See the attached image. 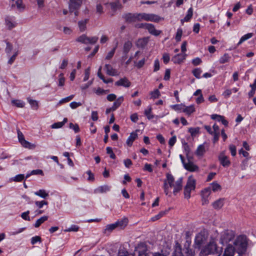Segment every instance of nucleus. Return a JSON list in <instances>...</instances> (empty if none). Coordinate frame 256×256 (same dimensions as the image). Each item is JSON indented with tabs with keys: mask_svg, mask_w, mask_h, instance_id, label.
Returning <instances> with one entry per match:
<instances>
[{
	"mask_svg": "<svg viewBox=\"0 0 256 256\" xmlns=\"http://www.w3.org/2000/svg\"><path fill=\"white\" fill-rule=\"evenodd\" d=\"M218 158L220 164L224 167H228L230 166V162L228 156L225 154L224 152H222L220 154Z\"/></svg>",
	"mask_w": 256,
	"mask_h": 256,
	"instance_id": "ddd939ff",
	"label": "nucleus"
},
{
	"mask_svg": "<svg viewBox=\"0 0 256 256\" xmlns=\"http://www.w3.org/2000/svg\"><path fill=\"white\" fill-rule=\"evenodd\" d=\"M211 194L210 188L208 187L201 192L202 204L203 205L206 204L208 203V197Z\"/></svg>",
	"mask_w": 256,
	"mask_h": 256,
	"instance_id": "f8f14e48",
	"label": "nucleus"
},
{
	"mask_svg": "<svg viewBox=\"0 0 256 256\" xmlns=\"http://www.w3.org/2000/svg\"><path fill=\"white\" fill-rule=\"evenodd\" d=\"M70 128L74 130L76 133L80 131V128L78 124H73L72 123L70 124Z\"/></svg>",
	"mask_w": 256,
	"mask_h": 256,
	"instance_id": "69168bd1",
	"label": "nucleus"
},
{
	"mask_svg": "<svg viewBox=\"0 0 256 256\" xmlns=\"http://www.w3.org/2000/svg\"><path fill=\"white\" fill-rule=\"evenodd\" d=\"M6 44V46L5 49V52L7 55L10 56V53L13 48V46L12 45L8 42H7Z\"/></svg>",
	"mask_w": 256,
	"mask_h": 256,
	"instance_id": "864d4df0",
	"label": "nucleus"
},
{
	"mask_svg": "<svg viewBox=\"0 0 256 256\" xmlns=\"http://www.w3.org/2000/svg\"><path fill=\"white\" fill-rule=\"evenodd\" d=\"M146 62V58H143L142 60H140L138 62H134L135 66L137 67L138 68H142L144 64Z\"/></svg>",
	"mask_w": 256,
	"mask_h": 256,
	"instance_id": "6e6d98bb",
	"label": "nucleus"
},
{
	"mask_svg": "<svg viewBox=\"0 0 256 256\" xmlns=\"http://www.w3.org/2000/svg\"><path fill=\"white\" fill-rule=\"evenodd\" d=\"M29 214H30V211L29 210H27L26 212H22L21 214L22 218V219H24V220L30 221V216H28Z\"/></svg>",
	"mask_w": 256,
	"mask_h": 256,
	"instance_id": "052dcab7",
	"label": "nucleus"
},
{
	"mask_svg": "<svg viewBox=\"0 0 256 256\" xmlns=\"http://www.w3.org/2000/svg\"><path fill=\"white\" fill-rule=\"evenodd\" d=\"M210 117L212 120L222 122L225 126H227L228 124V122L225 120L224 117L222 116L214 114L211 115Z\"/></svg>",
	"mask_w": 256,
	"mask_h": 256,
	"instance_id": "6ab92c4d",
	"label": "nucleus"
},
{
	"mask_svg": "<svg viewBox=\"0 0 256 256\" xmlns=\"http://www.w3.org/2000/svg\"><path fill=\"white\" fill-rule=\"evenodd\" d=\"M210 187V190H212L214 192L220 191L222 190L220 185L216 181L211 183Z\"/></svg>",
	"mask_w": 256,
	"mask_h": 256,
	"instance_id": "2f4dec72",
	"label": "nucleus"
},
{
	"mask_svg": "<svg viewBox=\"0 0 256 256\" xmlns=\"http://www.w3.org/2000/svg\"><path fill=\"white\" fill-rule=\"evenodd\" d=\"M248 240L244 236H239L234 242L235 250L238 254L244 253L247 248Z\"/></svg>",
	"mask_w": 256,
	"mask_h": 256,
	"instance_id": "7ed1b4c3",
	"label": "nucleus"
},
{
	"mask_svg": "<svg viewBox=\"0 0 256 256\" xmlns=\"http://www.w3.org/2000/svg\"><path fill=\"white\" fill-rule=\"evenodd\" d=\"M250 86L251 87L252 90L248 93L249 98L253 96L255 94L256 90V78L255 79L254 84H250Z\"/></svg>",
	"mask_w": 256,
	"mask_h": 256,
	"instance_id": "a19ab883",
	"label": "nucleus"
},
{
	"mask_svg": "<svg viewBox=\"0 0 256 256\" xmlns=\"http://www.w3.org/2000/svg\"><path fill=\"white\" fill-rule=\"evenodd\" d=\"M212 128L214 129L213 142H214V143H215L218 140V138H219V136H220L219 127L217 124H214Z\"/></svg>",
	"mask_w": 256,
	"mask_h": 256,
	"instance_id": "a878e982",
	"label": "nucleus"
},
{
	"mask_svg": "<svg viewBox=\"0 0 256 256\" xmlns=\"http://www.w3.org/2000/svg\"><path fill=\"white\" fill-rule=\"evenodd\" d=\"M111 8L114 10H116L121 8V4L118 2H114L110 4Z\"/></svg>",
	"mask_w": 256,
	"mask_h": 256,
	"instance_id": "8fccbe9b",
	"label": "nucleus"
},
{
	"mask_svg": "<svg viewBox=\"0 0 256 256\" xmlns=\"http://www.w3.org/2000/svg\"><path fill=\"white\" fill-rule=\"evenodd\" d=\"M162 60L164 64H168L170 60V56L169 54H168V53H164L162 56Z\"/></svg>",
	"mask_w": 256,
	"mask_h": 256,
	"instance_id": "774afa93",
	"label": "nucleus"
},
{
	"mask_svg": "<svg viewBox=\"0 0 256 256\" xmlns=\"http://www.w3.org/2000/svg\"><path fill=\"white\" fill-rule=\"evenodd\" d=\"M128 222V220L125 218L122 222H117L114 224H108L106 226V228L104 230V234H106L108 232H110L112 230L115 229L116 227L119 226H122V224L124 223V224L126 225Z\"/></svg>",
	"mask_w": 256,
	"mask_h": 256,
	"instance_id": "9d476101",
	"label": "nucleus"
},
{
	"mask_svg": "<svg viewBox=\"0 0 256 256\" xmlns=\"http://www.w3.org/2000/svg\"><path fill=\"white\" fill-rule=\"evenodd\" d=\"M118 44V43L117 42L116 44V46L112 48V50L109 52H108V54H107V55L106 56V60H110V58H112V56H114V54L117 48Z\"/></svg>",
	"mask_w": 256,
	"mask_h": 256,
	"instance_id": "a18cd8bd",
	"label": "nucleus"
},
{
	"mask_svg": "<svg viewBox=\"0 0 256 256\" xmlns=\"http://www.w3.org/2000/svg\"><path fill=\"white\" fill-rule=\"evenodd\" d=\"M82 2V0H70V8L71 11L72 9L76 10L80 8Z\"/></svg>",
	"mask_w": 256,
	"mask_h": 256,
	"instance_id": "aec40b11",
	"label": "nucleus"
},
{
	"mask_svg": "<svg viewBox=\"0 0 256 256\" xmlns=\"http://www.w3.org/2000/svg\"><path fill=\"white\" fill-rule=\"evenodd\" d=\"M139 16H138V14H125L124 18L128 22H134L136 20H139Z\"/></svg>",
	"mask_w": 256,
	"mask_h": 256,
	"instance_id": "a211bd4d",
	"label": "nucleus"
},
{
	"mask_svg": "<svg viewBox=\"0 0 256 256\" xmlns=\"http://www.w3.org/2000/svg\"><path fill=\"white\" fill-rule=\"evenodd\" d=\"M48 219V216H44L40 217V218L37 220L34 224L35 228H38L42 224L47 220Z\"/></svg>",
	"mask_w": 256,
	"mask_h": 256,
	"instance_id": "72a5a7b5",
	"label": "nucleus"
},
{
	"mask_svg": "<svg viewBox=\"0 0 256 256\" xmlns=\"http://www.w3.org/2000/svg\"><path fill=\"white\" fill-rule=\"evenodd\" d=\"M88 21V19H85L78 22V25L80 30L81 32H84L86 30V24Z\"/></svg>",
	"mask_w": 256,
	"mask_h": 256,
	"instance_id": "c9c22d12",
	"label": "nucleus"
},
{
	"mask_svg": "<svg viewBox=\"0 0 256 256\" xmlns=\"http://www.w3.org/2000/svg\"><path fill=\"white\" fill-rule=\"evenodd\" d=\"M106 152L108 154H110V156L112 159H115L116 158V155L113 152L112 148L110 147H107L106 148Z\"/></svg>",
	"mask_w": 256,
	"mask_h": 256,
	"instance_id": "680f3d73",
	"label": "nucleus"
},
{
	"mask_svg": "<svg viewBox=\"0 0 256 256\" xmlns=\"http://www.w3.org/2000/svg\"><path fill=\"white\" fill-rule=\"evenodd\" d=\"M17 9L20 11H22L24 9V6L23 4L22 0H17L16 2Z\"/></svg>",
	"mask_w": 256,
	"mask_h": 256,
	"instance_id": "09e8293b",
	"label": "nucleus"
},
{
	"mask_svg": "<svg viewBox=\"0 0 256 256\" xmlns=\"http://www.w3.org/2000/svg\"><path fill=\"white\" fill-rule=\"evenodd\" d=\"M34 204L38 208H42L44 206L48 204V202L46 200H42L41 201H35Z\"/></svg>",
	"mask_w": 256,
	"mask_h": 256,
	"instance_id": "c03bdc74",
	"label": "nucleus"
},
{
	"mask_svg": "<svg viewBox=\"0 0 256 256\" xmlns=\"http://www.w3.org/2000/svg\"><path fill=\"white\" fill-rule=\"evenodd\" d=\"M132 46V43L130 40H128L124 42L123 46V52L125 55H126L130 52Z\"/></svg>",
	"mask_w": 256,
	"mask_h": 256,
	"instance_id": "c85d7f7f",
	"label": "nucleus"
},
{
	"mask_svg": "<svg viewBox=\"0 0 256 256\" xmlns=\"http://www.w3.org/2000/svg\"><path fill=\"white\" fill-rule=\"evenodd\" d=\"M24 178V174H18L14 178H13V180L14 181H15V182H21L22 180Z\"/></svg>",
	"mask_w": 256,
	"mask_h": 256,
	"instance_id": "0e129e2a",
	"label": "nucleus"
},
{
	"mask_svg": "<svg viewBox=\"0 0 256 256\" xmlns=\"http://www.w3.org/2000/svg\"><path fill=\"white\" fill-rule=\"evenodd\" d=\"M206 146L204 144H200L198 146L195 154L196 155L199 156H204V153L206 152Z\"/></svg>",
	"mask_w": 256,
	"mask_h": 256,
	"instance_id": "393cba45",
	"label": "nucleus"
},
{
	"mask_svg": "<svg viewBox=\"0 0 256 256\" xmlns=\"http://www.w3.org/2000/svg\"><path fill=\"white\" fill-rule=\"evenodd\" d=\"M137 137L138 134L136 132H132L126 140L127 144L129 146H131L133 143V142L136 138Z\"/></svg>",
	"mask_w": 256,
	"mask_h": 256,
	"instance_id": "7c9ffc66",
	"label": "nucleus"
},
{
	"mask_svg": "<svg viewBox=\"0 0 256 256\" xmlns=\"http://www.w3.org/2000/svg\"><path fill=\"white\" fill-rule=\"evenodd\" d=\"M150 94L151 98L154 99L158 98L160 95V92L158 89L155 90L153 92H151Z\"/></svg>",
	"mask_w": 256,
	"mask_h": 256,
	"instance_id": "3c124183",
	"label": "nucleus"
},
{
	"mask_svg": "<svg viewBox=\"0 0 256 256\" xmlns=\"http://www.w3.org/2000/svg\"><path fill=\"white\" fill-rule=\"evenodd\" d=\"M235 248L234 246L228 244L222 256H234Z\"/></svg>",
	"mask_w": 256,
	"mask_h": 256,
	"instance_id": "4be33fe9",
	"label": "nucleus"
},
{
	"mask_svg": "<svg viewBox=\"0 0 256 256\" xmlns=\"http://www.w3.org/2000/svg\"><path fill=\"white\" fill-rule=\"evenodd\" d=\"M65 78L64 76V74L61 73L58 76V86L62 87L63 86L64 84Z\"/></svg>",
	"mask_w": 256,
	"mask_h": 256,
	"instance_id": "49530a36",
	"label": "nucleus"
},
{
	"mask_svg": "<svg viewBox=\"0 0 256 256\" xmlns=\"http://www.w3.org/2000/svg\"><path fill=\"white\" fill-rule=\"evenodd\" d=\"M18 135L19 142L22 146L30 150H33L35 148L36 145L33 144H31L30 142L24 139L23 134L20 130H18Z\"/></svg>",
	"mask_w": 256,
	"mask_h": 256,
	"instance_id": "1a4fd4ad",
	"label": "nucleus"
},
{
	"mask_svg": "<svg viewBox=\"0 0 256 256\" xmlns=\"http://www.w3.org/2000/svg\"><path fill=\"white\" fill-rule=\"evenodd\" d=\"M184 256H195L194 252L189 248H186Z\"/></svg>",
	"mask_w": 256,
	"mask_h": 256,
	"instance_id": "4d7b16f0",
	"label": "nucleus"
},
{
	"mask_svg": "<svg viewBox=\"0 0 256 256\" xmlns=\"http://www.w3.org/2000/svg\"><path fill=\"white\" fill-rule=\"evenodd\" d=\"M174 178L172 175L170 173L166 174V178L164 180L163 189L166 195L170 196H171L172 191L171 188H174L173 193L176 194L177 192H180L182 189V178H179L174 183Z\"/></svg>",
	"mask_w": 256,
	"mask_h": 256,
	"instance_id": "f257e3e1",
	"label": "nucleus"
},
{
	"mask_svg": "<svg viewBox=\"0 0 256 256\" xmlns=\"http://www.w3.org/2000/svg\"><path fill=\"white\" fill-rule=\"evenodd\" d=\"M192 15H193V9L192 8H190L188 10L187 14H186V16L184 18V19L181 20V23L182 24H183L184 22H188L192 18Z\"/></svg>",
	"mask_w": 256,
	"mask_h": 256,
	"instance_id": "c756f323",
	"label": "nucleus"
},
{
	"mask_svg": "<svg viewBox=\"0 0 256 256\" xmlns=\"http://www.w3.org/2000/svg\"><path fill=\"white\" fill-rule=\"evenodd\" d=\"M192 136H195L199 132L198 128H190L188 129Z\"/></svg>",
	"mask_w": 256,
	"mask_h": 256,
	"instance_id": "bf43d9fd",
	"label": "nucleus"
},
{
	"mask_svg": "<svg viewBox=\"0 0 256 256\" xmlns=\"http://www.w3.org/2000/svg\"><path fill=\"white\" fill-rule=\"evenodd\" d=\"M196 188V180L192 176L188 177L187 183L184 188V197L188 199L190 197V192L192 190H194Z\"/></svg>",
	"mask_w": 256,
	"mask_h": 256,
	"instance_id": "20e7f679",
	"label": "nucleus"
},
{
	"mask_svg": "<svg viewBox=\"0 0 256 256\" xmlns=\"http://www.w3.org/2000/svg\"><path fill=\"white\" fill-rule=\"evenodd\" d=\"M184 166L185 169L190 172H196L198 170V167L189 160L188 162L184 164Z\"/></svg>",
	"mask_w": 256,
	"mask_h": 256,
	"instance_id": "4468645a",
	"label": "nucleus"
},
{
	"mask_svg": "<svg viewBox=\"0 0 256 256\" xmlns=\"http://www.w3.org/2000/svg\"><path fill=\"white\" fill-rule=\"evenodd\" d=\"M110 186L108 185H104L98 187L94 190V192L96 194H102L110 191Z\"/></svg>",
	"mask_w": 256,
	"mask_h": 256,
	"instance_id": "412c9836",
	"label": "nucleus"
},
{
	"mask_svg": "<svg viewBox=\"0 0 256 256\" xmlns=\"http://www.w3.org/2000/svg\"><path fill=\"white\" fill-rule=\"evenodd\" d=\"M254 36L253 33H248L243 36L240 39L239 42L238 44V46L244 42L251 38Z\"/></svg>",
	"mask_w": 256,
	"mask_h": 256,
	"instance_id": "58836bf2",
	"label": "nucleus"
},
{
	"mask_svg": "<svg viewBox=\"0 0 256 256\" xmlns=\"http://www.w3.org/2000/svg\"><path fill=\"white\" fill-rule=\"evenodd\" d=\"M184 105L182 104L170 106V107L174 110L182 112L183 110L184 109Z\"/></svg>",
	"mask_w": 256,
	"mask_h": 256,
	"instance_id": "37998d69",
	"label": "nucleus"
},
{
	"mask_svg": "<svg viewBox=\"0 0 256 256\" xmlns=\"http://www.w3.org/2000/svg\"><path fill=\"white\" fill-rule=\"evenodd\" d=\"M6 26L9 30H11L16 26V24L14 22L13 18L10 16H6L5 18Z\"/></svg>",
	"mask_w": 256,
	"mask_h": 256,
	"instance_id": "5701e85b",
	"label": "nucleus"
},
{
	"mask_svg": "<svg viewBox=\"0 0 256 256\" xmlns=\"http://www.w3.org/2000/svg\"><path fill=\"white\" fill-rule=\"evenodd\" d=\"M115 84L117 86H122L125 88H128L131 85V82L126 78H120L115 82Z\"/></svg>",
	"mask_w": 256,
	"mask_h": 256,
	"instance_id": "dca6fc26",
	"label": "nucleus"
},
{
	"mask_svg": "<svg viewBox=\"0 0 256 256\" xmlns=\"http://www.w3.org/2000/svg\"><path fill=\"white\" fill-rule=\"evenodd\" d=\"M148 42V39L146 38L139 39L137 42L136 45L138 47L143 48L147 44Z\"/></svg>",
	"mask_w": 256,
	"mask_h": 256,
	"instance_id": "e433bc0d",
	"label": "nucleus"
},
{
	"mask_svg": "<svg viewBox=\"0 0 256 256\" xmlns=\"http://www.w3.org/2000/svg\"><path fill=\"white\" fill-rule=\"evenodd\" d=\"M146 30H148L150 34L154 36H158L162 32L160 30H156L154 25L152 24H146Z\"/></svg>",
	"mask_w": 256,
	"mask_h": 256,
	"instance_id": "2eb2a0df",
	"label": "nucleus"
},
{
	"mask_svg": "<svg viewBox=\"0 0 256 256\" xmlns=\"http://www.w3.org/2000/svg\"><path fill=\"white\" fill-rule=\"evenodd\" d=\"M124 101V97L121 96L117 98L116 101L113 104L112 107V109L113 110H116L121 104Z\"/></svg>",
	"mask_w": 256,
	"mask_h": 256,
	"instance_id": "473e14b6",
	"label": "nucleus"
},
{
	"mask_svg": "<svg viewBox=\"0 0 256 256\" xmlns=\"http://www.w3.org/2000/svg\"><path fill=\"white\" fill-rule=\"evenodd\" d=\"M202 72V70L199 68H195L192 70L193 74L197 78H200V75Z\"/></svg>",
	"mask_w": 256,
	"mask_h": 256,
	"instance_id": "13d9d810",
	"label": "nucleus"
},
{
	"mask_svg": "<svg viewBox=\"0 0 256 256\" xmlns=\"http://www.w3.org/2000/svg\"><path fill=\"white\" fill-rule=\"evenodd\" d=\"M12 104L20 108H24L25 105L24 102L20 100H12Z\"/></svg>",
	"mask_w": 256,
	"mask_h": 256,
	"instance_id": "f704fd0d",
	"label": "nucleus"
},
{
	"mask_svg": "<svg viewBox=\"0 0 256 256\" xmlns=\"http://www.w3.org/2000/svg\"><path fill=\"white\" fill-rule=\"evenodd\" d=\"M82 104L80 102H72L70 104V106L72 109H75Z\"/></svg>",
	"mask_w": 256,
	"mask_h": 256,
	"instance_id": "338daca9",
	"label": "nucleus"
},
{
	"mask_svg": "<svg viewBox=\"0 0 256 256\" xmlns=\"http://www.w3.org/2000/svg\"><path fill=\"white\" fill-rule=\"evenodd\" d=\"M98 39V37L96 36L88 37L86 34H83L78 36L76 39V41L84 44H94L97 42Z\"/></svg>",
	"mask_w": 256,
	"mask_h": 256,
	"instance_id": "6e6552de",
	"label": "nucleus"
},
{
	"mask_svg": "<svg viewBox=\"0 0 256 256\" xmlns=\"http://www.w3.org/2000/svg\"><path fill=\"white\" fill-rule=\"evenodd\" d=\"M94 92L98 96L104 95L108 92V90H104L100 88H98L96 90H94Z\"/></svg>",
	"mask_w": 256,
	"mask_h": 256,
	"instance_id": "de8ad7c7",
	"label": "nucleus"
},
{
	"mask_svg": "<svg viewBox=\"0 0 256 256\" xmlns=\"http://www.w3.org/2000/svg\"><path fill=\"white\" fill-rule=\"evenodd\" d=\"M233 236L234 234L232 232H230L228 230L224 231L221 234L220 242L223 244L224 243H227L232 239Z\"/></svg>",
	"mask_w": 256,
	"mask_h": 256,
	"instance_id": "9b49d317",
	"label": "nucleus"
},
{
	"mask_svg": "<svg viewBox=\"0 0 256 256\" xmlns=\"http://www.w3.org/2000/svg\"><path fill=\"white\" fill-rule=\"evenodd\" d=\"M182 34V30L181 28H179L177 30V32L176 35V42H180L181 40V37Z\"/></svg>",
	"mask_w": 256,
	"mask_h": 256,
	"instance_id": "603ef678",
	"label": "nucleus"
},
{
	"mask_svg": "<svg viewBox=\"0 0 256 256\" xmlns=\"http://www.w3.org/2000/svg\"><path fill=\"white\" fill-rule=\"evenodd\" d=\"M224 198H219L212 203V206L215 209H220L224 206Z\"/></svg>",
	"mask_w": 256,
	"mask_h": 256,
	"instance_id": "bb28decb",
	"label": "nucleus"
},
{
	"mask_svg": "<svg viewBox=\"0 0 256 256\" xmlns=\"http://www.w3.org/2000/svg\"><path fill=\"white\" fill-rule=\"evenodd\" d=\"M138 16H139V21L144 20L158 22L160 21L164 20L163 18L154 14L140 13L138 14Z\"/></svg>",
	"mask_w": 256,
	"mask_h": 256,
	"instance_id": "39448f33",
	"label": "nucleus"
},
{
	"mask_svg": "<svg viewBox=\"0 0 256 256\" xmlns=\"http://www.w3.org/2000/svg\"><path fill=\"white\" fill-rule=\"evenodd\" d=\"M152 112L151 107L148 108V109L144 111V114L147 116L148 119L150 120L154 118L153 115L150 114Z\"/></svg>",
	"mask_w": 256,
	"mask_h": 256,
	"instance_id": "e2e57ef3",
	"label": "nucleus"
},
{
	"mask_svg": "<svg viewBox=\"0 0 256 256\" xmlns=\"http://www.w3.org/2000/svg\"><path fill=\"white\" fill-rule=\"evenodd\" d=\"M218 252L216 240L211 237L209 242L201 250L200 256H208Z\"/></svg>",
	"mask_w": 256,
	"mask_h": 256,
	"instance_id": "f03ea898",
	"label": "nucleus"
},
{
	"mask_svg": "<svg viewBox=\"0 0 256 256\" xmlns=\"http://www.w3.org/2000/svg\"><path fill=\"white\" fill-rule=\"evenodd\" d=\"M28 102L34 110H37L38 107V102L36 100H32L30 98H27Z\"/></svg>",
	"mask_w": 256,
	"mask_h": 256,
	"instance_id": "ea45409f",
	"label": "nucleus"
},
{
	"mask_svg": "<svg viewBox=\"0 0 256 256\" xmlns=\"http://www.w3.org/2000/svg\"><path fill=\"white\" fill-rule=\"evenodd\" d=\"M18 51H16L14 53V54L12 56L10 57V58L8 61V64L12 65L13 64V62H14V61L15 60L16 58V57L18 55Z\"/></svg>",
	"mask_w": 256,
	"mask_h": 256,
	"instance_id": "5fc2aeb1",
	"label": "nucleus"
},
{
	"mask_svg": "<svg viewBox=\"0 0 256 256\" xmlns=\"http://www.w3.org/2000/svg\"><path fill=\"white\" fill-rule=\"evenodd\" d=\"M186 54H177L172 57V60L174 64H180L183 62L184 60H185L186 58Z\"/></svg>",
	"mask_w": 256,
	"mask_h": 256,
	"instance_id": "f3484780",
	"label": "nucleus"
},
{
	"mask_svg": "<svg viewBox=\"0 0 256 256\" xmlns=\"http://www.w3.org/2000/svg\"><path fill=\"white\" fill-rule=\"evenodd\" d=\"M195 111V108L194 105H191L188 106H184L183 112H185L186 114L190 115Z\"/></svg>",
	"mask_w": 256,
	"mask_h": 256,
	"instance_id": "4c0bfd02",
	"label": "nucleus"
},
{
	"mask_svg": "<svg viewBox=\"0 0 256 256\" xmlns=\"http://www.w3.org/2000/svg\"><path fill=\"white\" fill-rule=\"evenodd\" d=\"M104 68L106 69V72L108 75L112 76L116 75V71L110 65L106 64L104 66Z\"/></svg>",
	"mask_w": 256,
	"mask_h": 256,
	"instance_id": "cd10ccee",
	"label": "nucleus"
},
{
	"mask_svg": "<svg viewBox=\"0 0 256 256\" xmlns=\"http://www.w3.org/2000/svg\"><path fill=\"white\" fill-rule=\"evenodd\" d=\"M208 237V234L204 231H202L198 234L194 239L195 248H200L202 246L206 241Z\"/></svg>",
	"mask_w": 256,
	"mask_h": 256,
	"instance_id": "423d86ee",
	"label": "nucleus"
},
{
	"mask_svg": "<svg viewBox=\"0 0 256 256\" xmlns=\"http://www.w3.org/2000/svg\"><path fill=\"white\" fill-rule=\"evenodd\" d=\"M34 195L38 196L42 198L46 199L48 196V192L46 190L44 189H40L36 192H34Z\"/></svg>",
	"mask_w": 256,
	"mask_h": 256,
	"instance_id": "b1692460",
	"label": "nucleus"
},
{
	"mask_svg": "<svg viewBox=\"0 0 256 256\" xmlns=\"http://www.w3.org/2000/svg\"><path fill=\"white\" fill-rule=\"evenodd\" d=\"M230 57L229 56L228 54H225L222 56H221L219 60V62L220 64H223L226 62H228L230 60Z\"/></svg>",
	"mask_w": 256,
	"mask_h": 256,
	"instance_id": "79ce46f5",
	"label": "nucleus"
},
{
	"mask_svg": "<svg viewBox=\"0 0 256 256\" xmlns=\"http://www.w3.org/2000/svg\"><path fill=\"white\" fill-rule=\"evenodd\" d=\"M142 248V250H138V256H167L163 253L152 252L146 248V246L143 243H140L138 245V248Z\"/></svg>",
	"mask_w": 256,
	"mask_h": 256,
	"instance_id": "0eeeda50",
	"label": "nucleus"
}]
</instances>
